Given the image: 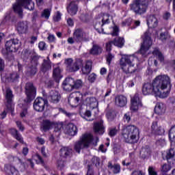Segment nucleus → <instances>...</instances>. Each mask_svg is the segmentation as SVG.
Here are the masks:
<instances>
[{
    "instance_id": "47",
    "label": "nucleus",
    "mask_w": 175,
    "mask_h": 175,
    "mask_svg": "<svg viewBox=\"0 0 175 175\" xmlns=\"http://www.w3.org/2000/svg\"><path fill=\"white\" fill-rule=\"evenodd\" d=\"M81 87H83V81L81 79L74 81V85L72 86L73 90H79V88H81Z\"/></svg>"
},
{
    "instance_id": "36",
    "label": "nucleus",
    "mask_w": 175,
    "mask_h": 175,
    "mask_svg": "<svg viewBox=\"0 0 175 175\" xmlns=\"http://www.w3.org/2000/svg\"><path fill=\"white\" fill-rule=\"evenodd\" d=\"M151 154V150L148 146L143 147L140 151V157L142 159H146Z\"/></svg>"
},
{
    "instance_id": "52",
    "label": "nucleus",
    "mask_w": 175,
    "mask_h": 175,
    "mask_svg": "<svg viewBox=\"0 0 175 175\" xmlns=\"http://www.w3.org/2000/svg\"><path fill=\"white\" fill-rule=\"evenodd\" d=\"M88 94H89L88 92L79 94V96L76 97V102H81V103L84 102V98H85V96H87V95Z\"/></svg>"
},
{
    "instance_id": "18",
    "label": "nucleus",
    "mask_w": 175,
    "mask_h": 175,
    "mask_svg": "<svg viewBox=\"0 0 175 175\" xmlns=\"http://www.w3.org/2000/svg\"><path fill=\"white\" fill-rule=\"evenodd\" d=\"M152 133L154 135H163L165 133V129L161 126H158V122L154 121L151 126Z\"/></svg>"
},
{
    "instance_id": "10",
    "label": "nucleus",
    "mask_w": 175,
    "mask_h": 175,
    "mask_svg": "<svg viewBox=\"0 0 175 175\" xmlns=\"http://www.w3.org/2000/svg\"><path fill=\"white\" fill-rule=\"evenodd\" d=\"M152 46V40L148 34L145 33L143 38V42L141 44L140 49L138 53L142 55V57H147V52L150 50V47Z\"/></svg>"
},
{
    "instance_id": "54",
    "label": "nucleus",
    "mask_w": 175,
    "mask_h": 175,
    "mask_svg": "<svg viewBox=\"0 0 175 175\" xmlns=\"http://www.w3.org/2000/svg\"><path fill=\"white\" fill-rule=\"evenodd\" d=\"M92 163L98 168L100 165V159L98 157H93L92 159Z\"/></svg>"
},
{
    "instance_id": "3",
    "label": "nucleus",
    "mask_w": 175,
    "mask_h": 175,
    "mask_svg": "<svg viewBox=\"0 0 175 175\" xmlns=\"http://www.w3.org/2000/svg\"><path fill=\"white\" fill-rule=\"evenodd\" d=\"M140 131L137 126L130 124L124 127L122 130V136L126 143L135 144L139 140Z\"/></svg>"
},
{
    "instance_id": "44",
    "label": "nucleus",
    "mask_w": 175,
    "mask_h": 175,
    "mask_svg": "<svg viewBox=\"0 0 175 175\" xmlns=\"http://www.w3.org/2000/svg\"><path fill=\"white\" fill-rule=\"evenodd\" d=\"M175 151L174 148H171L166 152L165 159L169 162V159H172V158H174Z\"/></svg>"
},
{
    "instance_id": "26",
    "label": "nucleus",
    "mask_w": 175,
    "mask_h": 175,
    "mask_svg": "<svg viewBox=\"0 0 175 175\" xmlns=\"http://www.w3.org/2000/svg\"><path fill=\"white\" fill-rule=\"evenodd\" d=\"M4 171L9 175H20L18 170L16 167L10 164H5L4 165Z\"/></svg>"
},
{
    "instance_id": "31",
    "label": "nucleus",
    "mask_w": 175,
    "mask_h": 175,
    "mask_svg": "<svg viewBox=\"0 0 175 175\" xmlns=\"http://www.w3.org/2000/svg\"><path fill=\"white\" fill-rule=\"evenodd\" d=\"M107 167L108 169H109V170L112 171L113 174H118V173L121 172V165H120V164L118 163H115L114 165H113V163H111V161H109Z\"/></svg>"
},
{
    "instance_id": "5",
    "label": "nucleus",
    "mask_w": 175,
    "mask_h": 175,
    "mask_svg": "<svg viewBox=\"0 0 175 175\" xmlns=\"http://www.w3.org/2000/svg\"><path fill=\"white\" fill-rule=\"evenodd\" d=\"M93 141L94 136H92V135L85 133L80 137L79 141L75 144L74 150L76 152L80 154V151H81L83 148H88L90 147V144H91Z\"/></svg>"
},
{
    "instance_id": "19",
    "label": "nucleus",
    "mask_w": 175,
    "mask_h": 175,
    "mask_svg": "<svg viewBox=\"0 0 175 175\" xmlns=\"http://www.w3.org/2000/svg\"><path fill=\"white\" fill-rule=\"evenodd\" d=\"M62 70L59 66L55 67L53 71V78L55 80L56 84L59 83V81L62 79Z\"/></svg>"
},
{
    "instance_id": "6",
    "label": "nucleus",
    "mask_w": 175,
    "mask_h": 175,
    "mask_svg": "<svg viewBox=\"0 0 175 175\" xmlns=\"http://www.w3.org/2000/svg\"><path fill=\"white\" fill-rule=\"evenodd\" d=\"M80 68H82V73L83 75L91 73V70H92V61H86L85 66L83 67V60L81 59H77L72 65L71 64L68 69L70 72H77Z\"/></svg>"
},
{
    "instance_id": "30",
    "label": "nucleus",
    "mask_w": 175,
    "mask_h": 175,
    "mask_svg": "<svg viewBox=\"0 0 175 175\" xmlns=\"http://www.w3.org/2000/svg\"><path fill=\"white\" fill-rule=\"evenodd\" d=\"M47 60L45 59L43 60V62L40 67V70L43 73H46V72H49V70H51V61H50V59L47 57Z\"/></svg>"
},
{
    "instance_id": "24",
    "label": "nucleus",
    "mask_w": 175,
    "mask_h": 175,
    "mask_svg": "<svg viewBox=\"0 0 175 175\" xmlns=\"http://www.w3.org/2000/svg\"><path fill=\"white\" fill-rule=\"evenodd\" d=\"M16 29L18 33H27V31H28V22H18L17 24Z\"/></svg>"
},
{
    "instance_id": "34",
    "label": "nucleus",
    "mask_w": 175,
    "mask_h": 175,
    "mask_svg": "<svg viewBox=\"0 0 175 175\" xmlns=\"http://www.w3.org/2000/svg\"><path fill=\"white\" fill-rule=\"evenodd\" d=\"M54 126V122L49 120H44L42 121L41 128L44 132H47V131H50L51 128Z\"/></svg>"
},
{
    "instance_id": "63",
    "label": "nucleus",
    "mask_w": 175,
    "mask_h": 175,
    "mask_svg": "<svg viewBox=\"0 0 175 175\" xmlns=\"http://www.w3.org/2000/svg\"><path fill=\"white\" fill-rule=\"evenodd\" d=\"M118 32H120V29L118 27L115 26L113 27V32L111 33V35H112V36H118Z\"/></svg>"
},
{
    "instance_id": "60",
    "label": "nucleus",
    "mask_w": 175,
    "mask_h": 175,
    "mask_svg": "<svg viewBox=\"0 0 175 175\" xmlns=\"http://www.w3.org/2000/svg\"><path fill=\"white\" fill-rule=\"evenodd\" d=\"M148 171L149 175H158V173L155 170V167H154L152 166H149Z\"/></svg>"
},
{
    "instance_id": "43",
    "label": "nucleus",
    "mask_w": 175,
    "mask_h": 175,
    "mask_svg": "<svg viewBox=\"0 0 175 175\" xmlns=\"http://www.w3.org/2000/svg\"><path fill=\"white\" fill-rule=\"evenodd\" d=\"M103 25V22L101 23L100 21H97L94 25V29L96 31H97V32H98V33H106L103 31L104 29L102 28Z\"/></svg>"
},
{
    "instance_id": "17",
    "label": "nucleus",
    "mask_w": 175,
    "mask_h": 175,
    "mask_svg": "<svg viewBox=\"0 0 175 175\" xmlns=\"http://www.w3.org/2000/svg\"><path fill=\"white\" fill-rule=\"evenodd\" d=\"M13 92L10 88H7L5 91V106L8 110H12V102H13Z\"/></svg>"
},
{
    "instance_id": "22",
    "label": "nucleus",
    "mask_w": 175,
    "mask_h": 175,
    "mask_svg": "<svg viewBox=\"0 0 175 175\" xmlns=\"http://www.w3.org/2000/svg\"><path fill=\"white\" fill-rule=\"evenodd\" d=\"M147 25L148 28H157L158 27V18L155 15H150L147 18Z\"/></svg>"
},
{
    "instance_id": "20",
    "label": "nucleus",
    "mask_w": 175,
    "mask_h": 175,
    "mask_svg": "<svg viewBox=\"0 0 175 175\" xmlns=\"http://www.w3.org/2000/svg\"><path fill=\"white\" fill-rule=\"evenodd\" d=\"M65 133L70 136H76L77 135V126L72 123L66 125Z\"/></svg>"
},
{
    "instance_id": "38",
    "label": "nucleus",
    "mask_w": 175,
    "mask_h": 175,
    "mask_svg": "<svg viewBox=\"0 0 175 175\" xmlns=\"http://www.w3.org/2000/svg\"><path fill=\"white\" fill-rule=\"evenodd\" d=\"M18 79H20V75L16 72L10 73L7 77V79L10 83H17V81H18Z\"/></svg>"
},
{
    "instance_id": "37",
    "label": "nucleus",
    "mask_w": 175,
    "mask_h": 175,
    "mask_svg": "<svg viewBox=\"0 0 175 175\" xmlns=\"http://www.w3.org/2000/svg\"><path fill=\"white\" fill-rule=\"evenodd\" d=\"M10 133L19 142V143H24V139H23V137L21 136V134L19 133L18 131L16 129H10Z\"/></svg>"
},
{
    "instance_id": "33",
    "label": "nucleus",
    "mask_w": 175,
    "mask_h": 175,
    "mask_svg": "<svg viewBox=\"0 0 175 175\" xmlns=\"http://www.w3.org/2000/svg\"><path fill=\"white\" fill-rule=\"evenodd\" d=\"M37 72L38 68L36 67V66L31 65L28 66L26 68L25 73L28 77H33V76H35V75H36Z\"/></svg>"
},
{
    "instance_id": "16",
    "label": "nucleus",
    "mask_w": 175,
    "mask_h": 175,
    "mask_svg": "<svg viewBox=\"0 0 175 175\" xmlns=\"http://www.w3.org/2000/svg\"><path fill=\"white\" fill-rule=\"evenodd\" d=\"M79 1H72L70 3L69 5L67 7L68 13L70 16H75L77 14V11L79 10Z\"/></svg>"
},
{
    "instance_id": "62",
    "label": "nucleus",
    "mask_w": 175,
    "mask_h": 175,
    "mask_svg": "<svg viewBox=\"0 0 175 175\" xmlns=\"http://www.w3.org/2000/svg\"><path fill=\"white\" fill-rule=\"evenodd\" d=\"M86 175H95L94 168L92 165H88V171Z\"/></svg>"
},
{
    "instance_id": "51",
    "label": "nucleus",
    "mask_w": 175,
    "mask_h": 175,
    "mask_svg": "<svg viewBox=\"0 0 175 175\" xmlns=\"http://www.w3.org/2000/svg\"><path fill=\"white\" fill-rule=\"evenodd\" d=\"M65 165H66V159L60 158L57 160V167H59V169H64Z\"/></svg>"
},
{
    "instance_id": "29",
    "label": "nucleus",
    "mask_w": 175,
    "mask_h": 175,
    "mask_svg": "<svg viewBox=\"0 0 175 175\" xmlns=\"http://www.w3.org/2000/svg\"><path fill=\"white\" fill-rule=\"evenodd\" d=\"M72 148L69 147H63L60 149V157L61 158H70L72 152Z\"/></svg>"
},
{
    "instance_id": "13",
    "label": "nucleus",
    "mask_w": 175,
    "mask_h": 175,
    "mask_svg": "<svg viewBox=\"0 0 175 175\" xmlns=\"http://www.w3.org/2000/svg\"><path fill=\"white\" fill-rule=\"evenodd\" d=\"M131 111H137L139 107H142V100L139 98V94H135L133 98H131Z\"/></svg>"
},
{
    "instance_id": "27",
    "label": "nucleus",
    "mask_w": 175,
    "mask_h": 175,
    "mask_svg": "<svg viewBox=\"0 0 175 175\" xmlns=\"http://www.w3.org/2000/svg\"><path fill=\"white\" fill-rule=\"evenodd\" d=\"M94 131L95 133L103 135L105 133V126H103V120L94 123Z\"/></svg>"
},
{
    "instance_id": "11",
    "label": "nucleus",
    "mask_w": 175,
    "mask_h": 175,
    "mask_svg": "<svg viewBox=\"0 0 175 175\" xmlns=\"http://www.w3.org/2000/svg\"><path fill=\"white\" fill-rule=\"evenodd\" d=\"M49 105V100L46 98L38 97L33 103V107L35 111L38 113H43L46 106Z\"/></svg>"
},
{
    "instance_id": "57",
    "label": "nucleus",
    "mask_w": 175,
    "mask_h": 175,
    "mask_svg": "<svg viewBox=\"0 0 175 175\" xmlns=\"http://www.w3.org/2000/svg\"><path fill=\"white\" fill-rule=\"evenodd\" d=\"M170 38V36L169 35V33L167 31L161 33L160 34V39L163 42L164 40H166V39H169Z\"/></svg>"
},
{
    "instance_id": "40",
    "label": "nucleus",
    "mask_w": 175,
    "mask_h": 175,
    "mask_svg": "<svg viewBox=\"0 0 175 175\" xmlns=\"http://www.w3.org/2000/svg\"><path fill=\"white\" fill-rule=\"evenodd\" d=\"M35 50L25 49L23 50V58L24 59H28V58H31L33 55L36 53Z\"/></svg>"
},
{
    "instance_id": "9",
    "label": "nucleus",
    "mask_w": 175,
    "mask_h": 175,
    "mask_svg": "<svg viewBox=\"0 0 175 175\" xmlns=\"http://www.w3.org/2000/svg\"><path fill=\"white\" fill-rule=\"evenodd\" d=\"M25 92L27 97L24 99V102L25 106H28L36 98V87L32 82H27L25 86Z\"/></svg>"
},
{
    "instance_id": "21",
    "label": "nucleus",
    "mask_w": 175,
    "mask_h": 175,
    "mask_svg": "<svg viewBox=\"0 0 175 175\" xmlns=\"http://www.w3.org/2000/svg\"><path fill=\"white\" fill-rule=\"evenodd\" d=\"M74 84H75V79L72 77H67L64 81L62 83V86L64 90H65V91H67L68 92H70L72 91V87H73ZM68 85H70L71 87L68 88Z\"/></svg>"
},
{
    "instance_id": "14",
    "label": "nucleus",
    "mask_w": 175,
    "mask_h": 175,
    "mask_svg": "<svg viewBox=\"0 0 175 175\" xmlns=\"http://www.w3.org/2000/svg\"><path fill=\"white\" fill-rule=\"evenodd\" d=\"M48 99L50 103L57 105V103H59V100H61V94L57 90H51L49 92Z\"/></svg>"
},
{
    "instance_id": "59",
    "label": "nucleus",
    "mask_w": 175,
    "mask_h": 175,
    "mask_svg": "<svg viewBox=\"0 0 175 175\" xmlns=\"http://www.w3.org/2000/svg\"><path fill=\"white\" fill-rule=\"evenodd\" d=\"M5 72V60L0 57V73Z\"/></svg>"
},
{
    "instance_id": "58",
    "label": "nucleus",
    "mask_w": 175,
    "mask_h": 175,
    "mask_svg": "<svg viewBox=\"0 0 175 175\" xmlns=\"http://www.w3.org/2000/svg\"><path fill=\"white\" fill-rule=\"evenodd\" d=\"M117 129L116 128H110L109 129V135L110 136V137H114V136H116V135H117Z\"/></svg>"
},
{
    "instance_id": "15",
    "label": "nucleus",
    "mask_w": 175,
    "mask_h": 175,
    "mask_svg": "<svg viewBox=\"0 0 175 175\" xmlns=\"http://www.w3.org/2000/svg\"><path fill=\"white\" fill-rule=\"evenodd\" d=\"M79 114L82 118H84V120H86V121H92L91 120V111L87 109V105H82L79 107Z\"/></svg>"
},
{
    "instance_id": "41",
    "label": "nucleus",
    "mask_w": 175,
    "mask_h": 175,
    "mask_svg": "<svg viewBox=\"0 0 175 175\" xmlns=\"http://www.w3.org/2000/svg\"><path fill=\"white\" fill-rule=\"evenodd\" d=\"M114 46H116L117 47H122L124 46V44L125 43V40L122 38H116L114 39V40H112Z\"/></svg>"
},
{
    "instance_id": "50",
    "label": "nucleus",
    "mask_w": 175,
    "mask_h": 175,
    "mask_svg": "<svg viewBox=\"0 0 175 175\" xmlns=\"http://www.w3.org/2000/svg\"><path fill=\"white\" fill-rule=\"evenodd\" d=\"M51 13V10H50V9H45L42 12L41 14V17L46 18V20H49Z\"/></svg>"
},
{
    "instance_id": "8",
    "label": "nucleus",
    "mask_w": 175,
    "mask_h": 175,
    "mask_svg": "<svg viewBox=\"0 0 175 175\" xmlns=\"http://www.w3.org/2000/svg\"><path fill=\"white\" fill-rule=\"evenodd\" d=\"M133 62V56H126L122 57L120 61V65L123 72L128 75V73H135L136 68L135 64L132 63Z\"/></svg>"
},
{
    "instance_id": "53",
    "label": "nucleus",
    "mask_w": 175,
    "mask_h": 175,
    "mask_svg": "<svg viewBox=\"0 0 175 175\" xmlns=\"http://www.w3.org/2000/svg\"><path fill=\"white\" fill-rule=\"evenodd\" d=\"M106 116L109 121H113L114 120V118L116 117V114L114 113V111L113 110L108 111Z\"/></svg>"
},
{
    "instance_id": "2",
    "label": "nucleus",
    "mask_w": 175,
    "mask_h": 175,
    "mask_svg": "<svg viewBox=\"0 0 175 175\" xmlns=\"http://www.w3.org/2000/svg\"><path fill=\"white\" fill-rule=\"evenodd\" d=\"M21 47V42L18 38L11 39L5 42V49L1 50V54L7 61L13 62L14 61V55Z\"/></svg>"
},
{
    "instance_id": "45",
    "label": "nucleus",
    "mask_w": 175,
    "mask_h": 175,
    "mask_svg": "<svg viewBox=\"0 0 175 175\" xmlns=\"http://www.w3.org/2000/svg\"><path fill=\"white\" fill-rule=\"evenodd\" d=\"M155 144L157 147H165V146H166V139L162 137L159 138L156 140Z\"/></svg>"
},
{
    "instance_id": "48",
    "label": "nucleus",
    "mask_w": 175,
    "mask_h": 175,
    "mask_svg": "<svg viewBox=\"0 0 175 175\" xmlns=\"http://www.w3.org/2000/svg\"><path fill=\"white\" fill-rule=\"evenodd\" d=\"M81 101H76V97L75 98H68V105L71 106V107H76L79 103H80Z\"/></svg>"
},
{
    "instance_id": "46",
    "label": "nucleus",
    "mask_w": 175,
    "mask_h": 175,
    "mask_svg": "<svg viewBox=\"0 0 175 175\" xmlns=\"http://www.w3.org/2000/svg\"><path fill=\"white\" fill-rule=\"evenodd\" d=\"M170 170H172V165L170 164L164 163L161 165V172L162 173H167Z\"/></svg>"
},
{
    "instance_id": "23",
    "label": "nucleus",
    "mask_w": 175,
    "mask_h": 175,
    "mask_svg": "<svg viewBox=\"0 0 175 175\" xmlns=\"http://www.w3.org/2000/svg\"><path fill=\"white\" fill-rule=\"evenodd\" d=\"M85 102L86 107H90V109H96L98 107V100L95 97H88L85 98Z\"/></svg>"
},
{
    "instance_id": "25",
    "label": "nucleus",
    "mask_w": 175,
    "mask_h": 175,
    "mask_svg": "<svg viewBox=\"0 0 175 175\" xmlns=\"http://www.w3.org/2000/svg\"><path fill=\"white\" fill-rule=\"evenodd\" d=\"M17 18L12 14V12H7L5 15L4 19L3 20V24H10L11 23H16Z\"/></svg>"
},
{
    "instance_id": "1",
    "label": "nucleus",
    "mask_w": 175,
    "mask_h": 175,
    "mask_svg": "<svg viewBox=\"0 0 175 175\" xmlns=\"http://www.w3.org/2000/svg\"><path fill=\"white\" fill-rule=\"evenodd\" d=\"M172 90V81L167 75H159L153 82L144 83L142 87L144 95H154L159 98H167Z\"/></svg>"
},
{
    "instance_id": "49",
    "label": "nucleus",
    "mask_w": 175,
    "mask_h": 175,
    "mask_svg": "<svg viewBox=\"0 0 175 175\" xmlns=\"http://www.w3.org/2000/svg\"><path fill=\"white\" fill-rule=\"evenodd\" d=\"M53 126H55L54 131L55 132H60L61 129L64 128V123L63 122H53Z\"/></svg>"
},
{
    "instance_id": "35",
    "label": "nucleus",
    "mask_w": 175,
    "mask_h": 175,
    "mask_svg": "<svg viewBox=\"0 0 175 175\" xmlns=\"http://www.w3.org/2000/svg\"><path fill=\"white\" fill-rule=\"evenodd\" d=\"M102 47L100 46L94 44L92 49L90 51V54L92 55H99L100 54H102Z\"/></svg>"
},
{
    "instance_id": "32",
    "label": "nucleus",
    "mask_w": 175,
    "mask_h": 175,
    "mask_svg": "<svg viewBox=\"0 0 175 175\" xmlns=\"http://www.w3.org/2000/svg\"><path fill=\"white\" fill-rule=\"evenodd\" d=\"M166 111V107L162 103H158L154 107V113L158 116L165 114Z\"/></svg>"
},
{
    "instance_id": "39",
    "label": "nucleus",
    "mask_w": 175,
    "mask_h": 175,
    "mask_svg": "<svg viewBox=\"0 0 175 175\" xmlns=\"http://www.w3.org/2000/svg\"><path fill=\"white\" fill-rule=\"evenodd\" d=\"M152 54H153V55H156L157 57V58H158L159 61H160V62H165V57L163 56L162 53H161V51H159V49L155 48L154 49V51H152Z\"/></svg>"
},
{
    "instance_id": "28",
    "label": "nucleus",
    "mask_w": 175,
    "mask_h": 175,
    "mask_svg": "<svg viewBox=\"0 0 175 175\" xmlns=\"http://www.w3.org/2000/svg\"><path fill=\"white\" fill-rule=\"evenodd\" d=\"M126 103H127L126 97H125L123 95L116 96L115 98L116 105L118 106L119 107H124V106L126 105Z\"/></svg>"
},
{
    "instance_id": "7",
    "label": "nucleus",
    "mask_w": 175,
    "mask_h": 175,
    "mask_svg": "<svg viewBox=\"0 0 175 175\" xmlns=\"http://www.w3.org/2000/svg\"><path fill=\"white\" fill-rule=\"evenodd\" d=\"M129 8L135 14H144L148 8V1L133 0L129 5Z\"/></svg>"
},
{
    "instance_id": "56",
    "label": "nucleus",
    "mask_w": 175,
    "mask_h": 175,
    "mask_svg": "<svg viewBox=\"0 0 175 175\" xmlns=\"http://www.w3.org/2000/svg\"><path fill=\"white\" fill-rule=\"evenodd\" d=\"M113 59H114V55L111 54L110 52H108V54L106 55L107 64L110 65Z\"/></svg>"
},
{
    "instance_id": "4",
    "label": "nucleus",
    "mask_w": 175,
    "mask_h": 175,
    "mask_svg": "<svg viewBox=\"0 0 175 175\" xmlns=\"http://www.w3.org/2000/svg\"><path fill=\"white\" fill-rule=\"evenodd\" d=\"M23 7L28 10H33L35 8V3L32 0H18L13 5V10L14 13L18 14L20 18H23Z\"/></svg>"
},
{
    "instance_id": "12",
    "label": "nucleus",
    "mask_w": 175,
    "mask_h": 175,
    "mask_svg": "<svg viewBox=\"0 0 175 175\" xmlns=\"http://www.w3.org/2000/svg\"><path fill=\"white\" fill-rule=\"evenodd\" d=\"M74 38L79 43H81V42H90L88 33L84 31L83 29H77L75 30L74 32Z\"/></svg>"
},
{
    "instance_id": "42",
    "label": "nucleus",
    "mask_w": 175,
    "mask_h": 175,
    "mask_svg": "<svg viewBox=\"0 0 175 175\" xmlns=\"http://www.w3.org/2000/svg\"><path fill=\"white\" fill-rule=\"evenodd\" d=\"M39 58H40V57L36 54V53L31 57L30 62L33 66H37L39 65Z\"/></svg>"
},
{
    "instance_id": "55",
    "label": "nucleus",
    "mask_w": 175,
    "mask_h": 175,
    "mask_svg": "<svg viewBox=\"0 0 175 175\" xmlns=\"http://www.w3.org/2000/svg\"><path fill=\"white\" fill-rule=\"evenodd\" d=\"M45 85L46 88L51 89V88H55V82L53 79H50L48 81L45 83Z\"/></svg>"
},
{
    "instance_id": "64",
    "label": "nucleus",
    "mask_w": 175,
    "mask_h": 175,
    "mask_svg": "<svg viewBox=\"0 0 175 175\" xmlns=\"http://www.w3.org/2000/svg\"><path fill=\"white\" fill-rule=\"evenodd\" d=\"M113 41H109L106 43V51H108V53H110V51H111V46H113Z\"/></svg>"
},
{
    "instance_id": "61",
    "label": "nucleus",
    "mask_w": 175,
    "mask_h": 175,
    "mask_svg": "<svg viewBox=\"0 0 175 175\" xmlns=\"http://www.w3.org/2000/svg\"><path fill=\"white\" fill-rule=\"evenodd\" d=\"M88 80L90 81V83H94L95 80H96V74H90L88 78Z\"/></svg>"
}]
</instances>
